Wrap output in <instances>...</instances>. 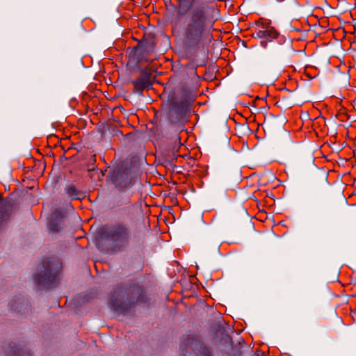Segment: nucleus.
<instances>
[{"mask_svg": "<svg viewBox=\"0 0 356 356\" xmlns=\"http://www.w3.org/2000/svg\"><path fill=\"white\" fill-rule=\"evenodd\" d=\"M43 270L35 274V281L44 289L54 286L59 280L61 262L56 258H47L42 261Z\"/></svg>", "mask_w": 356, "mask_h": 356, "instance_id": "1", "label": "nucleus"}, {"mask_svg": "<svg viewBox=\"0 0 356 356\" xmlns=\"http://www.w3.org/2000/svg\"><path fill=\"white\" fill-rule=\"evenodd\" d=\"M195 100L192 95H182L180 98L174 99L170 104L169 118L172 123L179 122L188 112L191 104Z\"/></svg>", "mask_w": 356, "mask_h": 356, "instance_id": "2", "label": "nucleus"}, {"mask_svg": "<svg viewBox=\"0 0 356 356\" xmlns=\"http://www.w3.org/2000/svg\"><path fill=\"white\" fill-rule=\"evenodd\" d=\"M108 237L116 245L124 246L129 241V231L125 225L118 224L111 227L108 230Z\"/></svg>", "mask_w": 356, "mask_h": 356, "instance_id": "3", "label": "nucleus"}, {"mask_svg": "<svg viewBox=\"0 0 356 356\" xmlns=\"http://www.w3.org/2000/svg\"><path fill=\"white\" fill-rule=\"evenodd\" d=\"M186 353L189 356H211L209 350L193 338L187 339Z\"/></svg>", "mask_w": 356, "mask_h": 356, "instance_id": "4", "label": "nucleus"}, {"mask_svg": "<svg viewBox=\"0 0 356 356\" xmlns=\"http://www.w3.org/2000/svg\"><path fill=\"white\" fill-rule=\"evenodd\" d=\"M150 79L151 74L143 70L141 72V75L131 81L134 86V92L142 93L145 89L149 88L152 85Z\"/></svg>", "mask_w": 356, "mask_h": 356, "instance_id": "5", "label": "nucleus"}, {"mask_svg": "<svg viewBox=\"0 0 356 356\" xmlns=\"http://www.w3.org/2000/svg\"><path fill=\"white\" fill-rule=\"evenodd\" d=\"M153 49L152 47L139 44L138 47H134L132 54L138 62H151L154 60V58L150 55Z\"/></svg>", "mask_w": 356, "mask_h": 356, "instance_id": "6", "label": "nucleus"}, {"mask_svg": "<svg viewBox=\"0 0 356 356\" xmlns=\"http://www.w3.org/2000/svg\"><path fill=\"white\" fill-rule=\"evenodd\" d=\"M113 184L120 191H123L131 184L130 175L125 171H118L114 176Z\"/></svg>", "mask_w": 356, "mask_h": 356, "instance_id": "7", "label": "nucleus"}, {"mask_svg": "<svg viewBox=\"0 0 356 356\" xmlns=\"http://www.w3.org/2000/svg\"><path fill=\"white\" fill-rule=\"evenodd\" d=\"M65 190L67 195L72 199L79 200L84 197L83 193L79 191L74 185L67 186Z\"/></svg>", "mask_w": 356, "mask_h": 356, "instance_id": "8", "label": "nucleus"}, {"mask_svg": "<svg viewBox=\"0 0 356 356\" xmlns=\"http://www.w3.org/2000/svg\"><path fill=\"white\" fill-rule=\"evenodd\" d=\"M111 304L113 309L116 311L124 312L128 309V304L123 302L121 299L115 298L114 296L111 298Z\"/></svg>", "mask_w": 356, "mask_h": 356, "instance_id": "9", "label": "nucleus"}, {"mask_svg": "<svg viewBox=\"0 0 356 356\" xmlns=\"http://www.w3.org/2000/svg\"><path fill=\"white\" fill-rule=\"evenodd\" d=\"M10 216L7 207H0V227L8 221Z\"/></svg>", "mask_w": 356, "mask_h": 356, "instance_id": "10", "label": "nucleus"}, {"mask_svg": "<svg viewBox=\"0 0 356 356\" xmlns=\"http://www.w3.org/2000/svg\"><path fill=\"white\" fill-rule=\"evenodd\" d=\"M264 35L265 38L274 39L279 35V33L274 27L270 26H264Z\"/></svg>", "mask_w": 356, "mask_h": 356, "instance_id": "11", "label": "nucleus"}, {"mask_svg": "<svg viewBox=\"0 0 356 356\" xmlns=\"http://www.w3.org/2000/svg\"><path fill=\"white\" fill-rule=\"evenodd\" d=\"M10 350H6L8 355H14L15 356H30L28 353H23L19 354L20 351L18 348L10 347Z\"/></svg>", "mask_w": 356, "mask_h": 356, "instance_id": "12", "label": "nucleus"}, {"mask_svg": "<svg viewBox=\"0 0 356 356\" xmlns=\"http://www.w3.org/2000/svg\"><path fill=\"white\" fill-rule=\"evenodd\" d=\"M254 35H256L257 38H265L264 24H262L261 29H259L258 31H256L254 33Z\"/></svg>", "mask_w": 356, "mask_h": 356, "instance_id": "13", "label": "nucleus"}, {"mask_svg": "<svg viewBox=\"0 0 356 356\" xmlns=\"http://www.w3.org/2000/svg\"><path fill=\"white\" fill-rule=\"evenodd\" d=\"M49 228L51 230H52L54 232H58L60 229V228L56 227L53 223L50 224Z\"/></svg>", "mask_w": 356, "mask_h": 356, "instance_id": "14", "label": "nucleus"}, {"mask_svg": "<svg viewBox=\"0 0 356 356\" xmlns=\"http://www.w3.org/2000/svg\"><path fill=\"white\" fill-rule=\"evenodd\" d=\"M122 294H124V291H120V293H119V294H118V296H122Z\"/></svg>", "mask_w": 356, "mask_h": 356, "instance_id": "15", "label": "nucleus"}, {"mask_svg": "<svg viewBox=\"0 0 356 356\" xmlns=\"http://www.w3.org/2000/svg\"><path fill=\"white\" fill-rule=\"evenodd\" d=\"M116 292H114V294L112 295L111 298L114 296L115 298H118V297H115Z\"/></svg>", "mask_w": 356, "mask_h": 356, "instance_id": "16", "label": "nucleus"}]
</instances>
